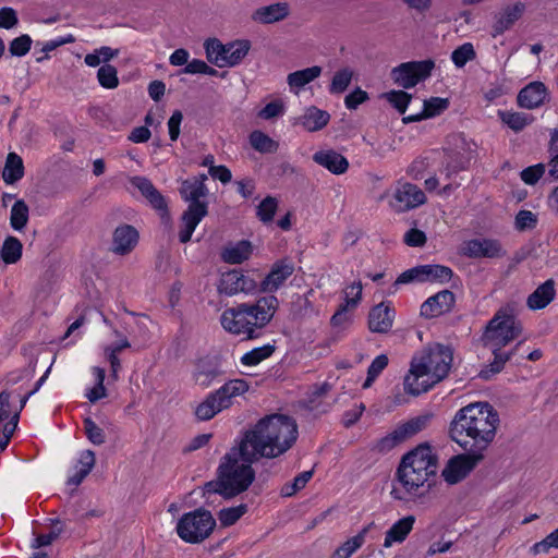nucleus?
Here are the masks:
<instances>
[{
    "instance_id": "nucleus-1",
    "label": "nucleus",
    "mask_w": 558,
    "mask_h": 558,
    "mask_svg": "<svg viewBox=\"0 0 558 558\" xmlns=\"http://www.w3.org/2000/svg\"><path fill=\"white\" fill-rule=\"evenodd\" d=\"M498 424L499 415L490 404L471 403L456 413L450 436L466 452L483 453L493 442Z\"/></svg>"
},
{
    "instance_id": "nucleus-2",
    "label": "nucleus",
    "mask_w": 558,
    "mask_h": 558,
    "mask_svg": "<svg viewBox=\"0 0 558 558\" xmlns=\"http://www.w3.org/2000/svg\"><path fill=\"white\" fill-rule=\"evenodd\" d=\"M298 425L287 415L272 414L260 418L242 441L257 458H277L287 452L298 439Z\"/></svg>"
},
{
    "instance_id": "nucleus-3",
    "label": "nucleus",
    "mask_w": 558,
    "mask_h": 558,
    "mask_svg": "<svg viewBox=\"0 0 558 558\" xmlns=\"http://www.w3.org/2000/svg\"><path fill=\"white\" fill-rule=\"evenodd\" d=\"M453 361L450 347L434 343L416 353L403 379V389L411 396L427 392L446 378Z\"/></svg>"
},
{
    "instance_id": "nucleus-4",
    "label": "nucleus",
    "mask_w": 558,
    "mask_h": 558,
    "mask_svg": "<svg viewBox=\"0 0 558 558\" xmlns=\"http://www.w3.org/2000/svg\"><path fill=\"white\" fill-rule=\"evenodd\" d=\"M257 459L248 445L241 440L225 454L219 465L218 480L206 484V493H217L225 498H232L246 490L255 477L251 464Z\"/></svg>"
},
{
    "instance_id": "nucleus-5",
    "label": "nucleus",
    "mask_w": 558,
    "mask_h": 558,
    "mask_svg": "<svg viewBox=\"0 0 558 558\" xmlns=\"http://www.w3.org/2000/svg\"><path fill=\"white\" fill-rule=\"evenodd\" d=\"M522 332V325L514 316V310L510 305L500 307L488 322L482 336L485 348L494 354V361L480 372V377L490 379L498 374L511 353L501 352V349L515 340Z\"/></svg>"
},
{
    "instance_id": "nucleus-6",
    "label": "nucleus",
    "mask_w": 558,
    "mask_h": 558,
    "mask_svg": "<svg viewBox=\"0 0 558 558\" xmlns=\"http://www.w3.org/2000/svg\"><path fill=\"white\" fill-rule=\"evenodd\" d=\"M437 458L432 448L421 445L403 457L397 477L400 488L393 487L391 494L398 500H404L423 487L428 478L436 474Z\"/></svg>"
},
{
    "instance_id": "nucleus-7",
    "label": "nucleus",
    "mask_w": 558,
    "mask_h": 558,
    "mask_svg": "<svg viewBox=\"0 0 558 558\" xmlns=\"http://www.w3.org/2000/svg\"><path fill=\"white\" fill-rule=\"evenodd\" d=\"M180 193L190 202L189 208L182 215V229L179 232L180 242L187 243L197 225L208 213L207 203L201 201L208 191L202 180L191 179L182 183Z\"/></svg>"
},
{
    "instance_id": "nucleus-8",
    "label": "nucleus",
    "mask_w": 558,
    "mask_h": 558,
    "mask_svg": "<svg viewBox=\"0 0 558 558\" xmlns=\"http://www.w3.org/2000/svg\"><path fill=\"white\" fill-rule=\"evenodd\" d=\"M204 48L208 62L218 68H232L247 56L251 44L246 39H241L225 45L217 38H210L204 43Z\"/></svg>"
},
{
    "instance_id": "nucleus-9",
    "label": "nucleus",
    "mask_w": 558,
    "mask_h": 558,
    "mask_svg": "<svg viewBox=\"0 0 558 558\" xmlns=\"http://www.w3.org/2000/svg\"><path fill=\"white\" fill-rule=\"evenodd\" d=\"M216 526L210 511L196 509L187 512L178 521L175 531L179 537L191 544H197L207 538Z\"/></svg>"
},
{
    "instance_id": "nucleus-10",
    "label": "nucleus",
    "mask_w": 558,
    "mask_h": 558,
    "mask_svg": "<svg viewBox=\"0 0 558 558\" xmlns=\"http://www.w3.org/2000/svg\"><path fill=\"white\" fill-rule=\"evenodd\" d=\"M245 319L248 324L253 339L259 337L260 331L271 322L278 310L279 302L274 295L259 298L254 303H242Z\"/></svg>"
},
{
    "instance_id": "nucleus-11",
    "label": "nucleus",
    "mask_w": 558,
    "mask_h": 558,
    "mask_svg": "<svg viewBox=\"0 0 558 558\" xmlns=\"http://www.w3.org/2000/svg\"><path fill=\"white\" fill-rule=\"evenodd\" d=\"M435 63L433 60L410 61L401 63L391 70V78L402 88H412L421 81L427 78Z\"/></svg>"
},
{
    "instance_id": "nucleus-12",
    "label": "nucleus",
    "mask_w": 558,
    "mask_h": 558,
    "mask_svg": "<svg viewBox=\"0 0 558 558\" xmlns=\"http://www.w3.org/2000/svg\"><path fill=\"white\" fill-rule=\"evenodd\" d=\"M451 151L447 157L446 173L450 177L460 170L466 168L471 159L474 157L477 145L474 141L466 138L463 134L451 136Z\"/></svg>"
},
{
    "instance_id": "nucleus-13",
    "label": "nucleus",
    "mask_w": 558,
    "mask_h": 558,
    "mask_svg": "<svg viewBox=\"0 0 558 558\" xmlns=\"http://www.w3.org/2000/svg\"><path fill=\"white\" fill-rule=\"evenodd\" d=\"M432 413H424L399 424L388 436L384 437L379 446L381 449H390L397 444L410 439L427 428L433 420Z\"/></svg>"
},
{
    "instance_id": "nucleus-14",
    "label": "nucleus",
    "mask_w": 558,
    "mask_h": 558,
    "mask_svg": "<svg viewBox=\"0 0 558 558\" xmlns=\"http://www.w3.org/2000/svg\"><path fill=\"white\" fill-rule=\"evenodd\" d=\"M453 276L452 270L442 265H421L403 271L396 280V284L410 282H448Z\"/></svg>"
},
{
    "instance_id": "nucleus-15",
    "label": "nucleus",
    "mask_w": 558,
    "mask_h": 558,
    "mask_svg": "<svg viewBox=\"0 0 558 558\" xmlns=\"http://www.w3.org/2000/svg\"><path fill=\"white\" fill-rule=\"evenodd\" d=\"M483 458V453L478 452L458 454L448 461L441 475L448 484L454 485L464 480Z\"/></svg>"
},
{
    "instance_id": "nucleus-16",
    "label": "nucleus",
    "mask_w": 558,
    "mask_h": 558,
    "mask_svg": "<svg viewBox=\"0 0 558 558\" xmlns=\"http://www.w3.org/2000/svg\"><path fill=\"white\" fill-rule=\"evenodd\" d=\"M426 202L424 192L410 182H399L389 201L390 208L396 213H404Z\"/></svg>"
},
{
    "instance_id": "nucleus-17",
    "label": "nucleus",
    "mask_w": 558,
    "mask_h": 558,
    "mask_svg": "<svg viewBox=\"0 0 558 558\" xmlns=\"http://www.w3.org/2000/svg\"><path fill=\"white\" fill-rule=\"evenodd\" d=\"M257 289L256 281L241 270L223 272L218 283V291L221 294L232 296L239 293L250 294Z\"/></svg>"
},
{
    "instance_id": "nucleus-18",
    "label": "nucleus",
    "mask_w": 558,
    "mask_h": 558,
    "mask_svg": "<svg viewBox=\"0 0 558 558\" xmlns=\"http://www.w3.org/2000/svg\"><path fill=\"white\" fill-rule=\"evenodd\" d=\"M220 325L223 330L232 336L240 337L243 340H252L248 324L245 319L242 303L226 308L220 315Z\"/></svg>"
},
{
    "instance_id": "nucleus-19",
    "label": "nucleus",
    "mask_w": 558,
    "mask_h": 558,
    "mask_svg": "<svg viewBox=\"0 0 558 558\" xmlns=\"http://www.w3.org/2000/svg\"><path fill=\"white\" fill-rule=\"evenodd\" d=\"M460 253L470 258H497L505 255L501 244L492 239H472L462 243Z\"/></svg>"
},
{
    "instance_id": "nucleus-20",
    "label": "nucleus",
    "mask_w": 558,
    "mask_h": 558,
    "mask_svg": "<svg viewBox=\"0 0 558 558\" xmlns=\"http://www.w3.org/2000/svg\"><path fill=\"white\" fill-rule=\"evenodd\" d=\"M138 231L131 225H121L112 233L111 252L117 255H128L137 245Z\"/></svg>"
},
{
    "instance_id": "nucleus-21",
    "label": "nucleus",
    "mask_w": 558,
    "mask_h": 558,
    "mask_svg": "<svg viewBox=\"0 0 558 558\" xmlns=\"http://www.w3.org/2000/svg\"><path fill=\"white\" fill-rule=\"evenodd\" d=\"M293 263L287 259L275 263L270 272L262 281L260 290L263 292L277 291L284 283V281L293 274Z\"/></svg>"
},
{
    "instance_id": "nucleus-22",
    "label": "nucleus",
    "mask_w": 558,
    "mask_h": 558,
    "mask_svg": "<svg viewBox=\"0 0 558 558\" xmlns=\"http://www.w3.org/2000/svg\"><path fill=\"white\" fill-rule=\"evenodd\" d=\"M454 303V295L448 290L438 292L437 294L428 298L421 305V315L426 318L437 317L445 312L449 311Z\"/></svg>"
},
{
    "instance_id": "nucleus-23",
    "label": "nucleus",
    "mask_w": 558,
    "mask_h": 558,
    "mask_svg": "<svg viewBox=\"0 0 558 558\" xmlns=\"http://www.w3.org/2000/svg\"><path fill=\"white\" fill-rule=\"evenodd\" d=\"M524 11L525 4L522 2H515L505 7L496 16V21L493 25V36H499L510 29L514 23L521 19Z\"/></svg>"
},
{
    "instance_id": "nucleus-24",
    "label": "nucleus",
    "mask_w": 558,
    "mask_h": 558,
    "mask_svg": "<svg viewBox=\"0 0 558 558\" xmlns=\"http://www.w3.org/2000/svg\"><path fill=\"white\" fill-rule=\"evenodd\" d=\"M290 15L287 2H276L259 7L252 13V20L259 24H272L286 20Z\"/></svg>"
},
{
    "instance_id": "nucleus-25",
    "label": "nucleus",
    "mask_w": 558,
    "mask_h": 558,
    "mask_svg": "<svg viewBox=\"0 0 558 558\" xmlns=\"http://www.w3.org/2000/svg\"><path fill=\"white\" fill-rule=\"evenodd\" d=\"M547 96V88L542 82H532L520 90L518 105L521 108L534 109L542 106Z\"/></svg>"
},
{
    "instance_id": "nucleus-26",
    "label": "nucleus",
    "mask_w": 558,
    "mask_h": 558,
    "mask_svg": "<svg viewBox=\"0 0 558 558\" xmlns=\"http://www.w3.org/2000/svg\"><path fill=\"white\" fill-rule=\"evenodd\" d=\"M248 388L250 386L246 380L236 378L227 381L214 393L219 401L218 404H220L223 410H226L233 404L234 398L243 396L248 390Z\"/></svg>"
},
{
    "instance_id": "nucleus-27",
    "label": "nucleus",
    "mask_w": 558,
    "mask_h": 558,
    "mask_svg": "<svg viewBox=\"0 0 558 558\" xmlns=\"http://www.w3.org/2000/svg\"><path fill=\"white\" fill-rule=\"evenodd\" d=\"M313 160L333 174H342L349 168L347 158L333 149L316 151L313 155Z\"/></svg>"
},
{
    "instance_id": "nucleus-28",
    "label": "nucleus",
    "mask_w": 558,
    "mask_h": 558,
    "mask_svg": "<svg viewBox=\"0 0 558 558\" xmlns=\"http://www.w3.org/2000/svg\"><path fill=\"white\" fill-rule=\"evenodd\" d=\"M323 69L319 65H313L306 69L289 73L287 83L291 93L299 95L300 90L322 75Z\"/></svg>"
},
{
    "instance_id": "nucleus-29",
    "label": "nucleus",
    "mask_w": 558,
    "mask_h": 558,
    "mask_svg": "<svg viewBox=\"0 0 558 558\" xmlns=\"http://www.w3.org/2000/svg\"><path fill=\"white\" fill-rule=\"evenodd\" d=\"M414 523V515L403 517L402 519L393 523L385 534L384 547L389 548L395 543L404 542L410 532L413 530Z\"/></svg>"
},
{
    "instance_id": "nucleus-30",
    "label": "nucleus",
    "mask_w": 558,
    "mask_h": 558,
    "mask_svg": "<svg viewBox=\"0 0 558 558\" xmlns=\"http://www.w3.org/2000/svg\"><path fill=\"white\" fill-rule=\"evenodd\" d=\"M392 322L393 311L383 303L369 312L368 325L373 332H387L392 327Z\"/></svg>"
},
{
    "instance_id": "nucleus-31",
    "label": "nucleus",
    "mask_w": 558,
    "mask_h": 558,
    "mask_svg": "<svg viewBox=\"0 0 558 558\" xmlns=\"http://www.w3.org/2000/svg\"><path fill=\"white\" fill-rule=\"evenodd\" d=\"M448 105L449 101L446 98L432 97L428 100H424L423 110L421 112L404 117L403 122L411 123L438 116L448 108Z\"/></svg>"
},
{
    "instance_id": "nucleus-32",
    "label": "nucleus",
    "mask_w": 558,
    "mask_h": 558,
    "mask_svg": "<svg viewBox=\"0 0 558 558\" xmlns=\"http://www.w3.org/2000/svg\"><path fill=\"white\" fill-rule=\"evenodd\" d=\"M555 293L554 281L547 280L527 298L526 304L531 310L544 308L554 300Z\"/></svg>"
},
{
    "instance_id": "nucleus-33",
    "label": "nucleus",
    "mask_w": 558,
    "mask_h": 558,
    "mask_svg": "<svg viewBox=\"0 0 558 558\" xmlns=\"http://www.w3.org/2000/svg\"><path fill=\"white\" fill-rule=\"evenodd\" d=\"M329 119L330 116L327 111L313 106L305 110L304 114L300 118V122L308 132H315L325 128Z\"/></svg>"
},
{
    "instance_id": "nucleus-34",
    "label": "nucleus",
    "mask_w": 558,
    "mask_h": 558,
    "mask_svg": "<svg viewBox=\"0 0 558 558\" xmlns=\"http://www.w3.org/2000/svg\"><path fill=\"white\" fill-rule=\"evenodd\" d=\"M373 526L374 523L364 526L355 536L339 546L331 558H350L365 543L366 535Z\"/></svg>"
},
{
    "instance_id": "nucleus-35",
    "label": "nucleus",
    "mask_w": 558,
    "mask_h": 558,
    "mask_svg": "<svg viewBox=\"0 0 558 558\" xmlns=\"http://www.w3.org/2000/svg\"><path fill=\"white\" fill-rule=\"evenodd\" d=\"M252 254V244L248 241H240L235 244L226 246L221 257L229 264H241L248 259Z\"/></svg>"
},
{
    "instance_id": "nucleus-36",
    "label": "nucleus",
    "mask_w": 558,
    "mask_h": 558,
    "mask_svg": "<svg viewBox=\"0 0 558 558\" xmlns=\"http://www.w3.org/2000/svg\"><path fill=\"white\" fill-rule=\"evenodd\" d=\"M24 175L22 158L15 153H9L2 171V179L7 184H13Z\"/></svg>"
},
{
    "instance_id": "nucleus-37",
    "label": "nucleus",
    "mask_w": 558,
    "mask_h": 558,
    "mask_svg": "<svg viewBox=\"0 0 558 558\" xmlns=\"http://www.w3.org/2000/svg\"><path fill=\"white\" fill-rule=\"evenodd\" d=\"M23 244L15 236H7L0 250V258L8 265L17 263L22 257Z\"/></svg>"
},
{
    "instance_id": "nucleus-38",
    "label": "nucleus",
    "mask_w": 558,
    "mask_h": 558,
    "mask_svg": "<svg viewBox=\"0 0 558 558\" xmlns=\"http://www.w3.org/2000/svg\"><path fill=\"white\" fill-rule=\"evenodd\" d=\"M219 376V371L216 366L207 362H201L196 365L193 373V380L195 385L207 388Z\"/></svg>"
},
{
    "instance_id": "nucleus-39",
    "label": "nucleus",
    "mask_w": 558,
    "mask_h": 558,
    "mask_svg": "<svg viewBox=\"0 0 558 558\" xmlns=\"http://www.w3.org/2000/svg\"><path fill=\"white\" fill-rule=\"evenodd\" d=\"M498 116L502 123L514 132L522 131L533 121V118L530 114L523 112L498 111Z\"/></svg>"
},
{
    "instance_id": "nucleus-40",
    "label": "nucleus",
    "mask_w": 558,
    "mask_h": 558,
    "mask_svg": "<svg viewBox=\"0 0 558 558\" xmlns=\"http://www.w3.org/2000/svg\"><path fill=\"white\" fill-rule=\"evenodd\" d=\"M218 402L219 401L215 393H209L206 399L196 407V417L201 421H208L213 418L217 413L223 410V408L218 404Z\"/></svg>"
},
{
    "instance_id": "nucleus-41",
    "label": "nucleus",
    "mask_w": 558,
    "mask_h": 558,
    "mask_svg": "<svg viewBox=\"0 0 558 558\" xmlns=\"http://www.w3.org/2000/svg\"><path fill=\"white\" fill-rule=\"evenodd\" d=\"M250 144L255 150L263 154L275 153L279 146L276 141L262 131H253L250 134Z\"/></svg>"
},
{
    "instance_id": "nucleus-42",
    "label": "nucleus",
    "mask_w": 558,
    "mask_h": 558,
    "mask_svg": "<svg viewBox=\"0 0 558 558\" xmlns=\"http://www.w3.org/2000/svg\"><path fill=\"white\" fill-rule=\"evenodd\" d=\"M354 72L350 68H342L335 72L328 90L332 95L342 94L350 85Z\"/></svg>"
},
{
    "instance_id": "nucleus-43",
    "label": "nucleus",
    "mask_w": 558,
    "mask_h": 558,
    "mask_svg": "<svg viewBox=\"0 0 558 558\" xmlns=\"http://www.w3.org/2000/svg\"><path fill=\"white\" fill-rule=\"evenodd\" d=\"M275 345L265 344L263 347L254 348L253 350L246 352L241 357V363L244 366H256L260 362L270 357L275 352Z\"/></svg>"
},
{
    "instance_id": "nucleus-44",
    "label": "nucleus",
    "mask_w": 558,
    "mask_h": 558,
    "mask_svg": "<svg viewBox=\"0 0 558 558\" xmlns=\"http://www.w3.org/2000/svg\"><path fill=\"white\" fill-rule=\"evenodd\" d=\"M28 221V206L23 199H19L11 208L10 225L14 230L21 231Z\"/></svg>"
},
{
    "instance_id": "nucleus-45",
    "label": "nucleus",
    "mask_w": 558,
    "mask_h": 558,
    "mask_svg": "<svg viewBox=\"0 0 558 558\" xmlns=\"http://www.w3.org/2000/svg\"><path fill=\"white\" fill-rule=\"evenodd\" d=\"M64 531V523L60 520H51V527L49 533L39 534L35 537L32 547L39 548L43 546L50 545L53 541H56Z\"/></svg>"
},
{
    "instance_id": "nucleus-46",
    "label": "nucleus",
    "mask_w": 558,
    "mask_h": 558,
    "mask_svg": "<svg viewBox=\"0 0 558 558\" xmlns=\"http://www.w3.org/2000/svg\"><path fill=\"white\" fill-rule=\"evenodd\" d=\"M476 58V52L471 43H465L454 49L451 53V60L457 68H463L469 61Z\"/></svg>"
},
{
    "instance_id": "nucleus-47",
    "label": "nucleus",
    "mask_w": 558,
    "mask_h": 558,
    "mask_svg": "<svg viewBox=\"0 0 558 558\" xmlns=\"http://www.w3.org/2000/svg\"><path fill=\"white\" fill-rule=\"evenodd\" d=\"M97 80L104 88L113 89L119 85L117 69L111 64H105L98 69Z\"/></svg>"
},
{
    "instance_id": "nucleus-48",
    "label": "nucleus",
    "mask_w": 558,
    "mask_h": 558,
    "mask_svg": "<svg viewBox=\"0 0 558 558\" xmlns=\"http://www.w3.org/2000/svg\"><path fill=\"white\" fill-rule=\"evenodd\" d=\"M35 363H31L28 365V367H25V368H20V369H15V371H12L10 372L7 377H5V380H4V386L5 388H11L15 385H17L19 383H22L24 380L26 381H29L33 377H34V374H35Z\"/></svg>"
},
{
    "instance_id": "nucleus-49",
    "label": "nucleus",
    "mask_w": 558,
    "mask_h": 558,
    "mask_svg": "<svg viewBox=\"0 0 558 558\" xmlns=\"http://www.w3.org/2000/svg\"><path fill=\"white\" fill-rule=\"evenodd\" d=\"M388 357L385 354H380L376 356L371 363L367 369V377L363 384V388H369L374 380L379 376V374L387 367Z\"/></svg>"
},
{
    "instance_id": "nucleus-50",
    "label": "nucleus",
    "mask_w": 558,
    "mask_h": 558,
    "mask_svg": "<svg viewBox=\"0 0 558 558\" xmlns=\"http://www.w3.org/2000/svg\"><path fill=\"white\" fill-rule=\"evenodd\" d=\"M247 511L246 505H239L236 507L221 509L218 513V519L223 526L234 524Z\"/></svg>"
},
{
    "instance_id": "nucleus-51",
    "label": "nucleus",
    "mask_w": 558,
    "mask_h": 558,
    "mask_svg": "<svg viewBox=\"0 0 558 558\" xmlns=\"http://www.w3.org/2000/svg\"><path fill=\"white\" fill-rule=\"evenodd\" d=\"M312 476L313 471H304L300 473L291 483H287L282 486L281 494L286 497L294 495L296 492L305 487Z\"/></svg>"
},
{
    "instance_id": "nucleus-52",
    "label": "nucleus",
    "mask_w": 558,
    "mask_h": 558,
    "mask_svg": "<svg viewBox=\"0 0 558 558\" xmlns=\"http://www.w3.org/2000/svg\"><path fill=\"white\" fill-rule=\"evenodd\" d=\"M384 97L401 113L403 114L411 101V95L403 90H391L384 95Z\"/></svg>"
},
{
    "instance_id": "nucleus-53",
    "label": "nucleus",
    "mask_w": 558,
    "mask_h": 558,
    "mask_svg": "<svg viewBox=\"0 0 558 558\" xmlns=\"http://www.w3.org/2000/svg\"><path fill=\"white\" fill-rule=\"evenodd\" d=\"M310 294H312V291L306 295H298L292 305L294 315L299 317H308L316 314V310L314 308L313 303L308 298Z\"/></svg>"
},
{
    "instance_id": "nucleus-54",
    "label": "nucleus",
    "mask_w": 558,
    "mask_h": 558,
    "mask_svg": "<svg viewBox=\"0 0 558 558\" xmlns=\"http://www.w3.org/2000/svg\"><path fill=\"white\" fill-rule=\"evenodd\" d=\"M278 207L275 197L267 196L257 207V217L265 223L270 222Z\"/></svg>"
},
{
    "instance_id": "nucleus-55",
    "label": "nucleus",
    "mask_w": 558,
    "mask_h": 558,
    "mask_svg": "<svg viewBox=\"0 0 558 558\" xmlns=\"http://www.w3.org/2000/svg\"><path fill=\"white\" fill-rule=\"evenodd\" d=\"M84 430L90 442L94 445H102L106 441L105 432L92 418L84 420Z\"/></svg>"
},
{
    "instance_id": "nucleus-56",
    "label": "nucleus",
    "mask_w": 558,
    "mask_h": 558,
    "mask_svg": "<svg viewBox=\"0 0 558 558\" xmlns=\"http://www.w3.org/2000/svg\"><path fill=\"white\" fill-rule=\"evenodd\" d=\"M182 72L185 74H206L209 76L218 75V71L216 69L209 66L205 61L199 59L189 61Z\"/></svg>"
},
{
    "instance_id": "nucleus-57",
    "label": "nucleus",
    "mask_w": 558,
    "mask_h": 558,
    "mask_svg": "<svg viewBox=\"0 0 558 558\" xmlns=\"http://www.w3.org/2000/svg\"><path fill=\"white\" fill-rule=\"evenodd\" d=\"M551 548H558V527L549 533L544 539L533 545L532 551L535 555L548 554Z\"/></svg>"
},
{
    "instance_id": "nucleus-58",
    "label": "nucleus",
    "mask_w": 558,
    "mask_h": 558,
    "mask_svg": "<svg viewBox=\"0 0 558 558\" xmlns=\"http://www.w3.org/2000/svg\"><path fill=\"white\" fill-rule=\"evenodd\" d=\"M32 46V38L24 34L14 38L9 46V51L12 56L23 57L25 56Z\"/></svg>"
},
{
    "instance_id": "nucleus-59",
    "label": "nucleus",
    "mask_w": 558,
    "mask_h": 558,
    "mask_svg": "<svg viewBox=\"0 0 558 558\" xmlns=\"http://www.w3.org/2000/svg\"><path fill=\"white\" fill-rule=\"evenodd\" d=\"M537 222V217L530 210H520L515 216V228L519 231L534 229Z\"/></svg>"
},
{
    "instance_id": "nucleus-60",
    "label": "nucleus",
    "mask_w": 558,
    "mask_h": 558,
    "mask_svg": "<svg viewBox=\"0 0 558 558\" xmlns=\"http://www.w3.org/2000/svg\"><path fill=\"white\" fill-rule=\"evenodd\" d=\"M545 167L542 163L525 168L521 172V179L526 184H535L544 174Z\"/></svg>"
},
{
    "instance_id": "nucleus-61",
    "label": "nucleus",
    "mask_w": 558,
    "mask_h": 558,
    "mask_svg": "<svg viewBox=\"0 0 558 558\" xmlns=\"http://www.w3.org/2000/svg\"><path fill=\"white\" fill-rule=\"evenodd\" d=\"M367 99V93L365 90H362L361 88H356L355 90L345 96L344 105L348 109L354 110L361 104L365 102Z\"/></svg>"
},
{
    "instance_id": "nucleus-62",
    "label": "nucleus",
    "mask_w": 558,
    "mask_h": 558,
    "mask_svg": "<svg viewBox=\"0 0 558 558\" xmlns=\"http://www.w3.org/2000/svg\"><path fill=\"white\" fill-rule=\"evenodd\" d=\"M16 12L12 8L0 9V27L10 29L17 24Z\"/></svg>"
},
{
    "instance_id": "nucleus-63",
    "label": "nucleus",
    "mask_w": 558,
    "mask_h": 558,
    "mask_svg": "<svg viewBox=\"0 0 558 558\" xmlns=\"http://www.w3.org/2000/svg\"><path fill=\"white\" fill-rule=\"evenodd\" d=\"M183 114L180 110H175L168 120L169 136L171 141H177L180 135V125Z\"/></svg>"
},
{
    "instance_id": "nucleus-64",
    "label": "nucleus",
    "mask_w": 558,
    "mask_h": 558,
    "mask_svg": "<svg viewBox=\"0 0 558 558\" xmlns=\"http://www.w3.org/2000/svg\"><path fill=\"white\" fill-rule=\"evenodd\" d=\"M404 242L409 246H422L426 242V235L418 229H411L404 234Z\"/></svg>"
}]
</instances>
